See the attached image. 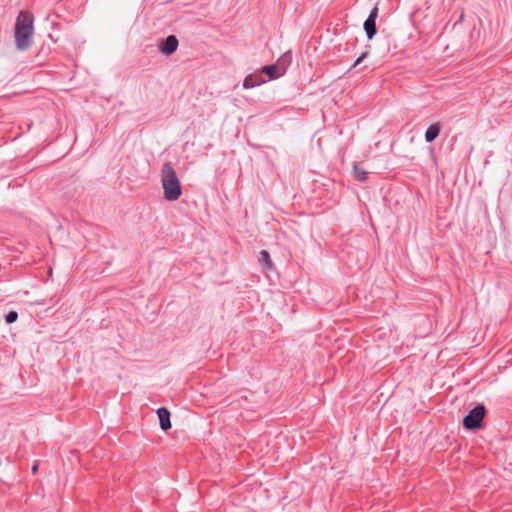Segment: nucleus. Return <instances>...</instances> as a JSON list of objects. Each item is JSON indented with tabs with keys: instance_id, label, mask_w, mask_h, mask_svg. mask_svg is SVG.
<instances>
[{
	"instance_id": "nucleus-1",
	"label": "nucleus",
	"mask_w": 512,
	"mask_h": 512,
	"mask_svg": "<svg viewBox=\"0 0 512 512\" xmlns=\"http://www.w3.org/2000/svg\"><path fill=\"white\" fill-rule=\"evenodd\" d=\"M34 16L28 11H20L15 22V43L18 50L25 51L32 44Z\"/></svg>"
},
{
	"instance_id": "nucleus-2",
	"label": "nucleus",
	"mask_w": 512,
	"mask_h": 512,
	"mask_svg": "<svg viewBox=\"0 0 512 512\" xmlns=\"http://www.w3.org/2000/svg\"><path fill=\"white\" fill-rule=\"evenodd\" d=\"M161 183L164 198L167 201H176L182 195L180 180L171 163H165L161 169Z\"/></svg>"
},
{
	"instance_id": "nucleus-3",
	"label": "nucleus",
	"mask_w": 512,
	"mask_h": 512,
	"mask_svg": "<svg viewBox=\"0 0 512 512\" xmlns=\"http://www.w3.org/2000/svg\"><path fill=\"white\" fill-rule=\"evenodd\" d=\"M485 407L483 405H478L473 408L467 416L463 419V426L466 429L474 430L481 427V423L485 417Z\"/></svg>"
},
{
	"instance_id": "nucleus-4",
	"label": "nucleus",
	"mask_w": 512,
	"mask_h": 512,
	"mask_svg": "<svg viewBox=\"0 0 512 512\" xmlns=\"http://www.w3.org/2000/svg\"><path fill=\"white\" fill-rule=\"evenodd\" d=\"M378 17V7L375 6L369 13L367 19L364 22V30L366 36L369 40H371L375 34L377 33L376 28V19Z\"/></svg>"
},
{
	"instance_id": "nucleus-5",
	"label": "nucleus",
	"mask_w": 512,
	"mask_h": 512,
	"mask_svg": "<svg viewBox=\"0 0 512 512\" xmlns=\"http://www.w3.org/2000/svg\"><path fill=\"white\" fill-rule=\"evenodd\" d=\"M266 82V78L263 75V72L256 71L252 74H249L243 81V87L246 89L253 88L259 86Z\"/></svg>"
},
{
	"instance_id": "nucleus-6",
	"label": "nucleus",
	"mask_w": 512,
	"mask_h": 512,
	"mask_svg": "<svg viewBox=\"0 0 512 512\" xmlns=\"http://www.w3.org/2000/svg\"><path fill=\"white\" fill-rule=\"evenodd\" d=\"M179 45V41L175 35H169L160 45V51L165 55L173 54Z\"/></svg>"
},
{
	"instance_id": "nucleus-7",
	"label": "nucleus",
	"mask_w": 512,
	"mask_h": 512,
	"mask_svg": "<svg viewBox=\"0 0 512 512\" xmlns=\"http://www.w3.org/2000/svg\"><path fill=\"white\" fill-rule=\"evenodd\" d=\"M292 62V53L290 51L285 52L277 61L275 64L278 73H281L282 75L286 72V69Z\"/></svg>"
},
{
	"instance_id": "nucleus-8",
	"label": "nucleus",
	"mask_w": 512,
	"mask_h": 512,
	"mask_svg": "<svg viewBox=\"0 0 512 512\" xmlns=\"http://www.w3.org/2000/svg\"><path fill=\"white\" fill-rule=\"evenodd\" d=\"M157 415L162 430H168L169 428H171L170 412L166 408H159L157 410Z\"/></svg>"
},
{
	"instance_id": "nucleus-9",
	"label": "nucleus",
	"mask_w": 512,
	"mask_h": 512,
	"mask_svg": "<svg viewBox=\"0 0 512 512\" xmlns=\"http://www.w3.org/2000/svg\"><path fill=\"white\" fill-rule=\"evenodd\" d=\"M261 72H263V75L266 78V81L276 79L280 76H282L281 73H278V70L275 66V64L266 65L261 69Z\"/></svg>"
},
{
	"instance_id": "nucleus-10",
	"label": "nucleus",
	"mask_w": 512,
	"mask_h": 512,
	"mask_svg": "<svg viewBox=\"0 0 512 512\" xmlns=\"http://www.w3.org/2000/svg\"><path fill=\"white\" fill-rule=\"evenodd\" d=\"M440 132V125L438 123L432 124L428 127L425 133V140L427 142H432L437 138Z\"/></svg>"
},
{
	"instance_id": "nucleus-11",
	"label": "nucleus",
	"mask_w": 512,
	"mask_h": 512,
	"mask_svg": "<svg viewBox=\"0 0 512 512\" xmlns=\"http://www.w3.org/2000/svg\"><path fill=\"white\" fill-rule=\"evenodd\" d=\"M353 174L358 181H365L367 179L368 173L364 169L360 168L357 164H354Z\"/></svg>"
},
{
	"instance_id": "nucleus-12",
	"label": "nucleus",
	"mask_w": 512,
	"mask_h": 512,
	"mask_svg": "<svg viewBox=\"0 0 512 512\" xmlns=\"http://www.w3.org/2000/svg\"><path fill=\"white\" fill-rule=\"evenodd\" d=\"M259 262L266 268V269H270L271 268V265H272V262H271V259H270V255L267 251L265 250H262L260 252V257H259Z\"/></svg>"
},
{
	"instance_id": "nucleus-13",
	"label": "nucleus",
	"mask_w": 512,
	"mask_h": 512,
	"mask_svg": "<svg viewBox=\"0 0 512 512\" xmlns=\"http://www.w3.org/2000/svg\"><path fill=\"white\" fill-rule=\"evenodd\" d=\"M18 318V314L15 311H10L6 316V322L11 324L15 322Z\"/></svg>"
},
{
	"instance_id": "nucleus-14",
	"label": "nucleus",
	"mask_w": 512,
	"mask_h": 512,
	"mask_svg": "<svg viewBox=\"0 0 512 512\" xmlns=\"http://www.w3.org/2000/svg\"><path fill=\"white\" fill-rule=\"evenodd\" d=\"M365 57H366V53L361 54V55L356 59V61L354 62L353 66L355 67V66L359 65Z\"/></svg>"
},
{
	"instance_id": "nucleus-15",
	"label": "nucleus",
	"mask_w": 512,
	"mask_h": 512,
	"mask_svg": "<svg viewBox=\"0 0 512 512\" xmlns=\"http://www.w3.org/2000/svg\"><path fill=\"white\" fill-rule=\"evenodd\" d=\"M37 470H38V463L34 464V466L32 467V473L36 474Z\"/></svg>"
}]
</instances>
